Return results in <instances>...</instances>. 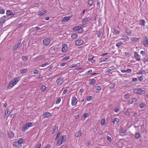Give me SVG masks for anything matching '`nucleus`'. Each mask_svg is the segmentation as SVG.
<instances>
[{"mask_svg": "<svg viewBox=\"0 0 148 148\" xmlns=\"http://www.w3.org/2000/svg\"><path fill=\"white\" fill-rule=\"evenodd\" d=\"M66 135H63L60 137L56 143V145L58 146L61 145L63 143L66 141Z\"/></svg>", "mask_w": 148, "mask_h": 148, "instance_id": "1", "label": "nucleus"}, {"mask_svg": "<svg viewBox=\"0 0 148 148\" xmlns=\"http://www.w3.org/2000/svg\"><path fill=\"white\" fill-rule=\"evenodd\" d=\"M133 92L134 93L141 95L145 93V91L143 90L140 88H136L133 90Z\"/></svg>", "mask_w": 148, "mask_h": 148, "instance_id": "2", "label": "nucleus"}, {"mask_svg": "<svg viewBox=\"0 0 148 148\" xmlns=\"http://www.w3.org/2000/svg\"><path fill=\"white\" fill-rule=\"evenodd\" d=\"M82 27H83V25H81V26L80 27L79 26H77L74 27L73 29V31H79L80 32H83V30L82 28Z\"/></svg>", "mask_w": 148, "mask_h": 148, "instance_id": "3", "label": "nucleus"}, {"mask_svg": "<svg viewBox=\"0 0 148 148\" xmlns=\"http://www.w3.org/2000/svg\"><path fill=\"white\" fill-rule=\"evenodd\" d=\"M56 82L58 85H61L62 84L63 82V78L62 76H60L59 78L56 81Z\"/></svg>", "mask_w": 148, "mask_h": 148, "instance_id": "4", "label": "nucleus"}, {"mask_svg": "<svg viewBox=\"0 0 148 148\" xmlns=\"http://www.w3.org/2000/svg\"><path fill=\"white\" fill-rule=\"evenodd\" d=\"M50 41L49 38L45 39L43 40V43L45 46H47L50 44Z\"/></svg>", "mask_w": 148, "mask_h": 148, "instance_id": "5", "label": "nucleus"}, {"mask_svg": "<svg viewBox=\"0 0 148 148\" xmlns=\"http://www.w3.org/2000/svg\"><path fill=\"white\" fill-rule=\"evenodd\" d=\"M77 102V99L75 97H73L71 99V104L73 106H75Z\"/></svg>", "mask_w": 148, "mask_h": 148, "instance_id": "6", "label": "nucleus"}, {"mask_svg": "<svg viewBox=\"0 0 148 148\" xmlns=\"http://www.w3.org/2000/svg\"><path fill=\"white\" fill-rule=\"evenodd\" d=\"M22 46V44L21 42L19 41L18 43L15 46V47L12 49V51H14L16 50L18 48H19Z\"/></svg>", "mask_w": 148, "mask_h": 148, "instance_id": "7", "label": "nucleus"}, {"mask_svg": "<svg viewBox=\"0 0 148 148\" xmlns=\"http://www.w3.org/2000/svg\"><path fill=\"white\" fill-rule=\"evenodd\" d=\"M143 45L146 47H148V40L147 36H145L144 40L143 43Z\"/></svg>", "mask_w": 148, "mask_h": 148, "instance_id": "8", "label": "nucleus"}, {"mask_svg": "<svg viewBox=\"0 0 148 148\" xmlns=\"http://www.w3.org/2000/svg\"><path fill=\"white\" fill-rule=\"evenodd\" d=\"M97 77H95L94 79H90L89 80V81L90 82L89 83V84L90 85L94 84L96 82L97 80Z\"/></svg>", "mask_w": 148, "mask_h": 148, "instance_id": "9", "label": "nucleus"}, {"mask_svg": "<svg viewBox=\"0 0 148 148\" xmlns=\"http://www.w3.org/2000/svg\"><path fill=\"white\" fill-rule=\"evenodd\" d=\"M5 16H2L0 18V25H2L6 21Z\"/></svg>", "mask_w": 148, "mask_h": 148, "instance_id": "10", "label": "nucleus"}, {"mask_svg": "<svg viewBox=\"0 0 148 148\" xmlns=\"http://www.w3.org/2000/svg\"><path fill=\"white\" fill-rule=\"evenodd\" d=\"M134 57L137 61H139L140 60V56L136 52H134Z\"/></svg>", "mask_w": 148, "mask_h": 148, "instance_id": "11", "label": "nucleus"}, {"mask_svg": "<svg viewBox=\"0 0 148 148\" xmlns=\"http://www.w3.org/2000/svg\"><path fill=\"white\" fill-rule=\"evenodd\" d=\"M14 136V133L11 131H10L8 132V137L10 138H12Z\"/></svg>", "mask_w": 148, "mask_h": 148, "instance_id": "12", "label": "nucleus"}, {"mask_svg": "<svg viewBox=\"0 0 148 148\" xmlns=\"http://www.w3.org/2000/svg\"><path fill=\"white\" fill-rule=\"evenodd\" d=\"M28 128V126L26 124H24L22 128V131L23 132H25L26 131Z\"/></svg>", "mask_w": 148, "mask_h": 148, "instance_id": "13", "label": "nucleus"}, {"mask_svg": "<svg viewBox=\"0 0 148 148\" xmlns=\"http://www.w3.org/2000/svg\"><path fill=\"white\" fill-rule=\"evenodd\" d=\"M62 52H66L67 49V47L66 44H63L62 45Z\"/></svg>", "mask_w": 148, "mask_h": 148, "instance_id": "14", "label": "nucleus"}, {"mask_svg": "<svg viewBox=\"0 0 148 148\" xmlns=\"http://www.w3.org/2000/svg\"><path fill=\"white\" fill-rule=\"evenodd\" d=\"M51 114L49 112H45L42 114V116L44 118H46L49 117V116H51Z\"/></svg>", "mask_w": 148, "mask_h": 148, "instance_id": "15", "label": "nucleus"}, {"mask_svg": "<svg viewBox=\"0 0 148 148\" xmlns=\"http://www.w3.org/2000/svg\"><path fill=\"white\" fill-rule=\"evenodd\" d=\"M90 19L91 18L90 17H88L82 19V23H85L89 21Z\"/></svg>", "mask_w": 148, "mask_h": 148, "instance_id": "16", "label": "nucleus"}, {"mask_svg": "<svg viewBox=\"0 0 148 148\" xmlns=\"http://www.w3.org/2000/svg\"><path fill=\"white\" fill-rule=\"evenodd\" d=\"M112 122L115 124H116L119 122L120 120L119 119L117 118H115L112 120Z\"/></svg>", "mask_w": 148, "mask_h": 148, "instance_id": "17", "label": "nucleus"}, {"mask_svg": "<svg viewBox=\"0 0 148 148\" xmlns=\"http://www.w3.org/2000/svg\"><path fill=\"white\" fill-rule=\"evenodd\" d=\"M71 16H69L64 17L62 19V21L64 22H66L68 21L71 18Z\"/></svg>", "mask_w": 148, "mask_h": 148, "instance_id": "18", "label": "nucleus"}, {"mask_svg": "<svg viewBox=\"0 0 148 148\" xmlns=\"http://www.w3.org/2000/svg\"><path fill=\"white\" fill-rule=\"evenodd\" d=\"M82 135L81 131V130H79L78 132H76L75 134V136L76 137H79Z\"/></svg>", "mask_w": 148, "mask_h": 148, "instance_id": "19", "label": "nucleus"}, {"mask_svg": "<svg viewBox=\"0 0 148 148\" xmlns=\"http://www.w3.org/2000/svg\"><path fill=\"white\" fill-rule=\"evenodd\" d=\"M83 41L82 40H80L76 41L75 42V44L77 45H81L83 43Z\"/></svg>", "mask_w": 148, "mask_h": 148, "instance_id": "20", "label": "nucleus"}, {"mask_svg": "<svg viewBox=\"0 0 148 148\" xmlns=\"http://www.w3.org/2000/svg\"><path fill=\"white\" fill-rule=\"evenodd\" d=\"M139 38H137L133 37L132 38H131V40L134 43H135L136 42L138 41L139 40Z\"/></svg>", "mask_w": 148, "mask_h": 148, "instance_id": "21", "label": "nucleus"}, {"mask_svg": "<svg viewBox=\"0 0 148 148\" xmlns=\"http://www.w3.org/2000/svg\"><path fill=\"white\" fill-rule=\"evenodd\" d=\"M95 89L96 90L97 93H98L100 92L101 89V87L100 86H97L95 87Z\"/></svg>", "mask_w": 148, "mask_h": 148, "instance_id": "22", "label": "nucleus"}, {"mask_svg": "<svg viewBox=\"0 0 148 148\" xmlns=\"http://www.w3.org/2000/svg\"><path fill=\"white\" fill-rule=\"evenodd\" d=\"M97 36L99 38H102L103 36V34L101 30H100L99 31Z\"/></svg>", "mask_w": 148, "mask_h": 148, "instance_id": "23", "label": "nucleus"}, {"mask_svg": "<svg viewBox=\"0 0 148 148\" xmlns=\"http://www.w3.org/2000/svg\"><path fill=\"white\" fill-rule=\"evenodd\" d=\"M146 22L145 20L141 19L140 20L139 24L144 26H145Z\"/></svg>", "mask_w": 148, "mask_h": 148, "instance_id": "24", "label": "nucleus"}, {"mask_svg": "<svg viewBox=\"0 0 148 148\" xmlns=\"http://www.w3.org/2000/svg\"><path fill=\"white\" fill-rule=\"evenodd\" d=\"M21 73H27L28 71V70L27 69H23L20 70Z\"/></svg>", "mask_w": 148, "mask_h": 148, "instance_id": "25", "label": "nucleus"}, {"mask_svg": "<svg viewBox=\"0 0 148 148\" xmlns=\"http://www.w3.org/2000/svg\"><path fill=\"white\" fill-rule=\"evenodd\" d=\"M26 124L29 128L33 126L35 124V123L34 122H29L28 123H26Z\"/></svg>", "mask_w": 148, "mask_h": 148, "instance_id": "26", "label": "nucleus"}, {"mask_svg": "<svg viewBox=\"0 0 148 148\" xmlns=\"http://www.w3.org/2000/svg\"><path fill=\"white\" fill-rule=\"evenodd\" d=\"M146 71L144 70L140 71L139 72L137 73V74H145Z\"/></svg>", "mask_w": 148, "mask_h": 148, "instance_id": "27", "label": "nucleus"}, {"mask_svg": "<svg viewBox=\"0 0 148 148\" xmlns=\"http://www.w3.org/2000/svg\"><path fill=\"white\" fill-rule=\"evenodd\" d=\"M10 110L9 109H6L5 111V115H8L7 116H8L10 114Z\"/></svg>", "mask_w": 148, "mask_h": 148, "instance_id": "28", "label": "nucleus"}, {"mask_svg": "<svg viewBox=\"0 0 148 148\" xmlns=\"http://www.w3.org/2000/svg\"><path fill=\"white\" fill-rule=\"evenodd\" d=\"M141 136L139 132H137L135 134V138L137 139H138Z\"/></svg>", "mask_w": 148, "mask_h": 148, "instance_id": "29", "label": "nucleus"}, {"mask_svg": "<svg viewBox=\"0 0 148 148\" xmlns=\"http://www.w3.org/2000/svg\"><path fill=\"white\" fill-rule=\"evenodd\" d=\"M58 127L55 126L53 130L52 131V134H53L58 131Z\"/></svg>", "mask_w": 148, "mask_h": 148, "instance_id": "30", "label": "nucleus"}, {"mask_svg": "<svg viewBox=\"0 0 148 148\" xmlns=\"http://www.w3.org/2000/svg\"><path fill=\"white\" fill-rule=\"evenodd\" d=\"M6 14L7 16H9L12 15L13 14V13L10 10H8L6 11Z\"/></svg>", "mask_w": 148, "mask_h": 148, "instance_id": "31", "label": "nucleus"}, {"mask_svg": "<svg viewBox=\"0 0 148 148\" xmlns=\"http://www.w3.org/2000/svg\"><path fill=\"white\" fill-rule=\"evenodd\" d=\"M23 139L22 138H21L18 140L17 142L20 145L21 144L23 143Z\"/></svg>", "mask_w": 148, "mask_h": 148, "instance_id": "32", "label": "nucleus"}, {"mask_svg": "<svg viewBox=\"0 0 148 148\" xmlns=\"http://www.w3.org/2000/svg\"><path fill=\"white\" fill-rule=\"evenodd\" d=\"M121 39L123 40L127 41L129 40V38L127 36H123V37Z\"/></svg>", "mask_w": 148, "mask_h": 148, "instance_id": "33", "label": "nucleus"}, {"mask_svg": "<svg viewBox=\"0 0 148 148\" xmlns=\"http://www.w3.org/2000/svg\"><path fill=\"white\" fill-rule=\"evenodd\" d=\"M130 94L129 93H128L125 95L124 96V97L125 99H127L130 97Z\"/></svg>", "mask_w": 148, "mask_h": 148, "instance_id": "34", "label": "nucleus"}, {"mask_svg": "<svg viewBox=\"0 0 148 148\" xmlns=\"http://www.w3.org/2000/svg\"><path fill=\"white\" fill-rule=\"evenodd\" d=\"M105 119L104 118L102 119L101 121V123L102 126H103L105 125Z\"/></svg>", "mask_w": 148, "mask_h": 148, "instance_id": "35", "label": "nucleus"}, {"mask_svg": "<svg viewBox=\"0 0 148 148\" xmlns=\"http://www.w3.org/2000/svg\"><path fill=\"white\" fill-rule=\"evenodd\" d=\"M10 82L14 86L17 84V83L14 78L12 79Z\"/></svg>", "mask_w": 148, "mask_h": 148, "instance_id": "36", "label": "nucleus"}, {"mask_svg": "<svg viewBox=\"0 0 148 148\" xmlns=\"http://www.w3.org/2000/svg\"><path fill=\"white\" fill-rule=\"evenodd\" d=\"M14 86L10 82L9 85L8 86L7 89H10L11 88H12Z\"/></svg>", "mask_w": 148, "mask_h": 148, "instance_id": "37", "label": "nucleus"}, {"mask_svg": "<svg viewBox=\"0 0 148 148\" xmlns=\"http://www.w3.org/2000/svg\"><path fill=\"white\" fill-rule=\"evenodd\" d=\"M125 114L127 116H129L131 115V113L128 111L127 110L125 112Z\"/></svg>", "mask_w": 148, "mask_h": 148, "instance_id": "38", "label": "nucleus"}, {"mask_svg": "<svg viewBox=\"0 0 148 148\" xmlns=\"http://www.w3.org/2000/svg\"><path fill=\"white\" fill-rule=\"evenodd\" d=\"M13 145L14 146H16V147H19V144L17 142V141H15L13 143Z\"/></svg>", "mask_w": 148, "mask_h": 148, "instance_id": "39", "label": "nucleus"}, {"mask_svg": "<svg viewBox=\"0 0 148 148\" xmlns=\"http://www.w3.org/2000/svg\"><path fill=\"white\" fill-rule=\"evenodd\" d=\"M46 87L45 86L42 85L40 88V90L41 91H43L46 89Z\"/></svg>", "mask_w": 148, "mask_h": 148, "instance_id": "40", "label": "nucleus"}, {"mask_svg": "<svg viewBox=\"0 0 148 148\" xmlns=\"http://www.w3.org/2000/svg\"><path fill=\"white\" fill-rule=\"evenodd\" d=\"M115 86V85L114 84H110L109 85V88L111 89H113Z\"/></svg>", "mask_w": 148, "mask_h": 148, "instance_id": "41", "label": "nucleus"}, {"mask_svg": "<svg viewBox=\"0 0 148 148\" xmlns=\"http://www.w3.org/2000/svg\"><path fill=\"white\" fill-rule=\"evenodd\" d=\"M137 101V99L135 98H133L132 99V101L131 102V103H130V104H132L134 102H136Z\"/></svg>", "mask_w": 148, "mask_h": 148, "instance_id": "42", "label": "nucleus"}, {"mask_svg": "<svg viewBox=\"0 0 148 148\" xmlns=\"http://www.w3.org/2000/svg\"><path fill=\"white\" fill-rule=\"evenodd\" d=\"M88 3L90 6H91L93 5V2L92 0H88Z\"/></svg>", "mask_w": 148, "mask_h": 148, "instance_id": "43", "label": "nucleus"}, {"mask_svg": "<svg viewBox=\"0 0 148 148\" xmlns=\"http://www.w3.org/2000/svg\"><path fill=\"white\" fill-rule=\"evenodd\" d=\"M47 12V10H45L43 11L42 12L38 14L40 16H43Z\"/></svg>", "mask_w": 148, "mask_h": 148, "instance_id": "44", "label": "nucleus"}, {"mask_svg": "<svg viewBox=\"0 0 148 148\" xmlns=\"http://www.w3.org/2000/svg\"><path fill=\"white\" fill-rule=\"evenodd\" d=\"M44 58V57L43 56H37L36 58V60H40L41 58Z\"/></svg>", "mask_w": 148, "mask_h": 148, "instance_id": "45", "label": "nucleus"}, {"mask_svg": "<svg viewBox=\"0 0 148 148\" xmlns=\"http://www.w3.org/2000/svg\"><path fill=\"white\" fill-rule=\"evenodd\" d=\"M126 33L127 35L130 36L132 34V32L131 31H126Z\"/></svg>", "mask_w": 148, "mask_h": 148, "instance_id": "46", "label": "nucleus"}, {"mask_svg": "<svg viewBox=\"0 0 148 148\" xmlns=\"http://www.w3.org/2000/svg\"><path fill=\"white\" fill-rule=\"evenodd\" d=\"M77 35L76 34H72L71 36V37L72 38H75L77 37Z\"/></svg>", "mask_w": 148, "mask_h": 148, "instance_id": "47", "label": "nucleus"}, {"mask_svg": "<svg viewBox=\"0 0 148 148\" xmlns=\"http://www.w3.org/2000/svg\"><path fill=\"white\" fill-rule=\"evenodd\" d=\"M22 59L23 60L27 61L28 60V58L26 56H23L22 57Z\"/></svg>", "mask_w": 148, "mask_h": 148, "instance_id": "48", "label": "nucleus"}, {"mask_svg": "<svg viewBox=\"0 0 148 148\" xmlns=\"http://www.w3.org/2000/svg\"><path fill=\"white\" fill-rule=\"evenodd\" d=\"M145 105V103H141L140 106V108H143Z\"/></svg>", "mask_w": 148, "mask_h": 148, "instance_id": "49", "label": "nucleus"}, {"mask_svg": "<svg viewBox=\"0 0 148 148\" xmlns=\"http://www.w3.org/2000/svg\"><path fill=\"white\" fill-rule=\"evenodd\" d=\"M4 11L3 9L1 8V7L0 6V14H4Z\"/></svg>", "mask_w": 148, "mask_h": 148, "instance_id": "50", "label": "nucleus"}, {"mask_svg": "<svg viewBox=\"0 0 148 148\" xmlns=\"http://www.w3.org/2000/svg\"><path fill=\"white\" fill-rule=\"evenodd\" d=\"M70 58V57L69 56H66L62 59V61H63L64 60H67Z\"/></svg>", "mask_w": 148, "mask_h": 148, "instance_id": "51", "label": "nucleus"}, {"mask_svg": "<svg viewBox=\"0 0 148 148\" xmlns=\"http://www.w3.org/2000/svg\"><path fill=\"white\" fill-rule=\"evenodd\" d=\"M110 60V59L108 58H106L105 59H103L102 62H108Z\"/></svg>", "mask_w": 148, "mask_h": 148, "instance_id": "52", "label": "nucleus"}, {"mask_svg": "<svg viewBox=\"0 0 148 148\" xmlns=\"http://www.w3.org/2000/svg\"><path fill=\"white\" fill-rule=\"evenodd\" d=\"M20 77H18L15 78H14V80L16 81V82L17 83L20 80Z\"/></svg>", "mask_w": 148, "mask_h": 148, "instance_id": "53", "label": "nucleus"}, {"mask_svg": "<svg viewBox=\"0 0 148 148\" xmlns=\"http://www.w3.org/2000/svg\"><path fill=\"white\" fill-rule=\"evenodd\" d=\"M113 31L115 34H119L120 32L119 31L116 29H114Z\"/></svg>", "mask_w": 148, "mask_h": 148, "instance_id": "54", "label": "nucleus"}, {"mask_svg": "<svg viewBox=\"0 0 148 148\" xmlns=\"http://www.w3.org/2000/svg\"><path fill=\"white\" fill-rule=\"evenodd\" d=\"M92 96H89L86 98V100L87 101H89L90 100H91L92 99Z\"/></svg>", "mask_w": 148, "mask_h": 148, "instance_id": "55", "label": "nucleus"}, {"mask_svg": "<svg viewBox=\"0 0 148 148\" xmlns=\"http://www.w3.org/2000/svg\"><path fill=\"white\" fill-rule=\"evenodd\" d=\"M138 79L140 82H142L143 80V78L142 76H140L138 77Z\"/></svg>", "mask_w": 148, "mask_h": 148, "instance_id": "56", "label": "nucleus"}, {"mask_svg": "<svg viewBox=\"0 0 148 148\" xmlns=\"http://www.w3.org/2000/svg\"><path fill=\"white\" fill-rule=\"evenodd\" d=\"M61 99H58L56 100V104L59 103L61 101Z\"/></svg>", "mask_w": 148, "mask_h": 148, "instance_id": "57", "label": "nucleus"}, {"mask_svg": "<svg viewBox=\"0 0 148 148\" xmlns=\"http://www.w3.org/2000/svg\"><path fill=\"white\" fill-rule=\"evenodd\" d=\"M114 111H115V112L116 113L118 112L119 110V108H118L117 107H116V108H115L114 109Z\"/></svg>", "mask_w": 148, "mask_h": 148, "instance_id": "58", "label": "nucleus"}, {"mask_svg": "<svg viewBox=\"0 0 148 148\" xmlns=\"http://www.w3.org/2000/svg\"><path fill=\"white\" fill-rule=\"evenodd\" d=\"M132 71V69H128L127 70H126V73H130Z\"/></svg>", "mask_w": 148, "mask_h": 148, "instance_id": "59", "label": "nucleus"}, {"mask_svg": "<svg viewBox=\"0 0 148 148\" xmlns=\"http://www.w3.org/2000/svg\"><path fill=\"white\" fill-rule=\"evenodd\" d=\"M92 72V69H90V70H89V71L87 72L86 73V74L87 75H88L89 73H91Z\"/></svg>", "mask_w": 148, "mask_h": 148, "instance_id": "60", "label": "nucleus"}, {"mask_svg": "<svg viewBox=\"0 0 148 148\" xmlns=\"http://www.w3.org/2000/svg\"><path fill=\"white\" fill-rule=\"evenodd\" d=\"M60 132H58L57 134L56 137H55V140H57L58 139V138L59 136L60 135Z\"/></svg>", "mask_w": 148, "mask_h": 148, "instance_id": "61", "label": "nucleus"}, {"mask_svg": "<svg viewBox=\"0 0 148 148\" xmlns=\"http://www.w3.org/2000/svg\"><path fill=\"white\" fill-rule=\"evenodd\" d=\"M49 64L47 62L45 64H42L41 65V66L42 67H45V66H46L48 65Z\"/></svg>", "mask_w": 148, "mask_h": 148, "instance_id": "62", "label": "nucleus"}, {"mask_svg": "<svg viewBox=\"0 0 148 148\" xmlns=\"http://www.w3.org/2000/svg\"><path fill=\"white\" fill-rule=\"evenodd\" d=\"M33 72L34 74H38L39 72L38 70L37 69L34 70Z\"/></svg>", "mask_w": 148, "mask_h": 148, "instance_id": "63", "label": "nucleus"}, {"mask_svg": "<svg viewBox=\"0 0 148 148\" xmlns=\"http://www.w3.org/2000/svg\"><path fill=\"white\" fill-rule=\"evenodd\" d=\"M114 69V68H112L111 69H108V70L106 71V73H110V72L112 71Z\"/></svg>", "mask_w": 148, "mask_h": 148, "instance_id": "64", "label": "nucleus"}]
</instances>
